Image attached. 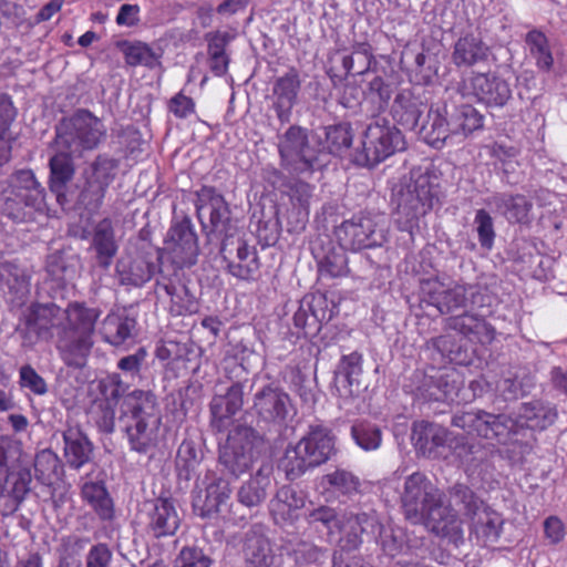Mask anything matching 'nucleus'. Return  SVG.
<instances>
[{
	"mask_svg": "<svg viewBox=\"0 0 567 567\" xmlns=\"http://www.w3.org/2000/svg\"><path fill=\"white\" fill-rule=\"evenodd\" d=\"M461 96L454 92L435 110H430L426 123L419 132L423 140L435 148L446 144H460L473 132L482 130L484 116L471 104L460 103Z\"/></svg>",
	"mask_w": 567,
	"mask_h": 567,
	"instance_id": "1",
	"label": "nucleus"
},
{
	"mask_svg": "<svg viewBox=\"0 0 567 567\" xmlns=\"http://www.w3.org/2000/svg\"><path fill=\"white\" fill-rule=\"evenodd\" d=\"M120 422L131 449L146 453L155 446L162 423L156 396L150 391L142 390L125 395L121 405Z\"/></svg>",
	"mask_w": 567,
	"mask_h": 567,
	"instance_id": "2",
	"label": "nucleus"
},
{
	"mask_svg": "<svg viewBox=\"0 0 567 567\" xmlns=\"http://www.w3.org/2000/svg\"><path fill=\"white\" fill-rule=\"evenodd\" d=\"M106 137L104 121L87 109H78L56 124L54 146L82 156L84 152L99 148Z\"/></svg>",
	"mask_w": 567,
	"mask_h": 567,
	"instance_id": "3",
	"label": "nucleus"
},
{
	"mask_svg": "<svg viewBox=\"0 0 567 567\" xmlns=\"http://www.w3.org/2000/svg\"><path fill=\"white\" fill-rule=\"evenodd\" d=\"M433 199V185L429 175L417 172L401 178L392 192V202L400 215V229L412 228L432 208Z\"/></svg>",
	"mask_w": 567,
	"mask_h": 567,
	"instance_id": "4",
	"label": "nucleus"
},
{
	"mask_svg": "<svg viewBox=\"0 0 567 567\" xmlns=\"http://www.w3.org/2000/svg\"><path fill=\"white\" fill-rule=\"evenodd\" d=\"M1 212L16 221L33 218L34 212L44 208V189L30 169L17 172L1 197Z\"/></svg>",
	"mask_w": 567,
	"mask_h": 567,
	"instance_id": "5",
	"label": "nucleus"
},
{
	"mask_svg": "<svg viewBox=\"0 0 567 567\" xmlns=\"http://www.w3.org/2000/svg\"><path fill=\"white\" fill-rule=\"evenodd\" d=\"M420 289L422 300L435 307L442 315L457 309H475L484 305V295L477 285L454 284L450 287L437 277H431L421 280Z\"/></svg>",
	"mask_w": 567,
	"mask_h": 567,
	"instance_id": "6",
	"label": "nucleus"
},
{
	"mask_svg": "<svg viewBox=\"0 0 567 567\" xmlns=\"http://www.w3.org/2000/svg\"><path fill=\"white\" fill-rule=\"evenodd\" d=\"M277 147L281 166L297 174L312 172L321 153L319 142L299 125H291L278 135Z\"/></svg>",
	"mask_w": 567,
	"mask_h": 567,
	"instance_id": "7",
	"label": "nucleus"
},
{
	"mask_svg": "<svg viewBox=\"0 0 567 567\" xmlns=\"http://www.w3.org/2000/svg\"><path fill=\"white\" fill-rule=\"evenodd\" d=\"M262 445L264 439L255 429L237 425L219 450V463L230 475L239 477L250 470Z\"/></svg>",
	"mask_w": 567,
	"mask_h": 567,
	"instance_id": "8",
	"label": "nucleus"
},
{
	"mask_svg": "<svg viewBox=\"0 0 567 567\" xmlns=\"http://www.w3.org/2000/svg\"><path fill=\"white\" fill-rule=\"evenodd\" d=\"M406 143L399 128L386 118L378 117L367 127L362 151L355 155V163L374 166L396 152L405 150Z\"/></svg>",
	"mask_w": 567,
	"mask_h": 567,
	"instance_id": "9",
	"label": "nucleus"
},
{
	"mask_svg": "<svg viewBox=\"0 0 567 567\" xmlns=\"http://www.w3.org/2000/svg\"><path fill=\"white\" fill-rule=\"evenodd\" d=\"M336 237L340 246L348 250L381 247L388 240L385 215L354 216L336 228Z\"/></svg>",
	"mask_w": 567,
	"mask_h": 567,
	"instance_id": "10",
	"label": "nucleus"
},
{
	"mask_svg": "<svg viewBox=\"0 0 567 567\" xmlns=\"http://www.w3.org/2000/svg\"><path fill=\"white\" fill-rule=\"evenodd\" d=\"M118 162L106 154L97 155L83 171L82 185L76 203L90 213H95L103 204L106 190L116 176Z\"/></svg>",
	"mask_w": 567,
	"mask_h": 567,
	"instance_id": "11",
	"label": "nucleus"
},
{
	"mask_svg": "<svg viewBox=\"0 0 567 567\" xmlns=\"http://www.w3.org/2000/svg\"><path fill=\"white\" fill-rule=\"evenodd\" d=\"M412 441L415 449L429 458L440 456V449L447 446L460 457L464 458L472 453V447L465 439L452 436L445 427L426 421L416 422L412 430Z\"/></svg>",
	"mask_w": 567,
	"mask_h": 567,
	"instance_id": "12",
	"label": "nucleus"
},
{
	"mask_svg": "<svg viewBox=\"0 0 567 567\" xmlns=\"http://www.w3.org/2000/svg\"><path fill=\"white\" fill-rule=\"evenodd\" d=\"M155 295L162 302L168 305V311L173 316H185L197 312L196 297L183 279L181 270L161 268L155 285Z\"/></svg>",
	"mask_w": 567,
	"mask_h": 567,
	"instance_id": "13",
	"label": "nucleus"
},
{
	"mask_svg": "<svg viewBox=\"0 0 567 567\" xmlns=\"http://www.w3.org/2000/svg\"><path fill=\"white\" fill-rule=\"evenodd\" d=\"M440 495H442L441 491L425 474L412 473L405 478L400 495L404 517L412 524H421L424 512L434 502L440 501Z\"/></svg>",
	"mask_w": 567,
	"mask_h": 567,
	"instance_id": "14",
	"label": "nucleus"
},
{
	"mask_svg": "<svg viewBox=\"0 0 567 567\" xmlns=\"http://www.w3.org/2000/svg\"><path fill=\"white\" fill-rule=\"evenodd\" d=\"M161 255L151 251H125L115 264V278L121 286L143 287L158 272Z\"/></svg>",
	"mask_w": 567,
	"mask_h": 567,
	"instance_id": "15",
	"label": "nucleus"
},
{
	"mask_svg": "<svg viewBox=\"0 0 567 567\" xmlns=\"http://www.w3.org/2000/svg\"><path fill=\"white\" fill-rule=\"evenodd\" d=\"M205 489L198 491L193 497L194 513L202 518H213L229 512L228 503L231 495L229 482L215 472H207L204 478Z\"/></svg>",
	"mask_w": 567,
	"mask_h": 567,
	"instance_id": "16",
	"label": "nucleus"
},
{
	"mask_svg": "<svg viewBox=\"0 0 567 567\" xmlns=\"http://www.w3.org/2000/svg\"><path fill=\"white\" fill-rule=\"evenodd\" d=\"M173 268L182 270L195 265L199 252L197 236L189 219L174 223L167 231L165 247Z\"/></svg>",
	"mask_w": 567,
	"mask_h": 567,
	"instance_id": "17",
	"label": "nucleus"
},
{
	"mask_svg": "<svg viewBox=\"0 0 567 567\" xmlns=\"http://www.w3.org/2000/svg\"><path fill=\"white\" fill-rule=\"evenodd\" d=\"M254 413L265 423L281 424L293 412L289 394L278 385L267 384L252 399Z\"/></svg>",
	"mask_w": 567,
	"mask_h": 567,
	"instance_id": "18",
	"label": "nucleus"
},
{
	"mask_svg": "<svg viewBox=\"0 0 567 567\" xmlns=\"http://www.w3.org/2000/svg\"><path fill=\"white\" fill-rule=\"evenodd\" d=\"M74 156L78 155L66 148L55 147V153L49 161V189L62 208L72 203L70 184L75 175Z\"/></svg>",
	"mask_w": 567,
	"mask_h": 567,
	"instance_id": "19",
	"label": "nucleus"
},
{
	"mask_svg": "<svg viewBox=\"0 0 567 567\" xmlns=\"http://www.w3.org/2000/svg\"><path fill=\"white\" fill-rule=\"evenodd\" d=\"M197 216L205 229L227 235L230 210L224 197L215 188L204 186L197 192Z\"/></svg>",
	"mask_w": 567,
	"mask_h": 567,
	"instance_id": "20",
	"label": "nucleus"
},
{
	"mask_svg": "<svg viewBox=\"0 0 567 567\" xmlns=\"http://www.w3.org/2000/svg\"><path fill=\"white\" fill-rule=\"evenodd\" d=\"M509 419L505 415L492 414L483 410L463 412L455 414L452 424L466 431L468 434L487 440H498L505 437L509 431Z\"/></svg>",
	"mask_w": 567,
	"mask_h": 567,
	"instance_id": "21",
	"label": "nucleus"
},
{
	"mask_svg": "<svg viewBox=\"0 0 567 567\" xmlns=\"http://www.w3.org/2000/svg\"><path fill=\"white\" fill-rule=\"evenodd\" d=\"M300 87L301 80L296 68H290L274 81L271 89L272 109L281 123L290 121L291 111L297 104Z\"/></svg>",
	"mask_w": 567,
	"mask_h": 567,
	"instance_id": "22",
	"label": "nucleus"
},
{
	"mask_svg": "<svg viewBox=\"0 0 567 567\" xmlns=\"http://www.w3.org/2000/svg\"><path fill=\"white\" fill-rule=\"evenodd\" d=\"M144 511L147 516V530L155 538L171 536L179 527V516L168 498H156L144 503Z\"/></svg>",
	"mask_w": 567,
	"mask_h": 567,
	"instance_id": "23",
	"label": "nucleus"
},
{
	"mask_svg": "<svg viewBox=\"0 0 567 567\" xmlns=\"http://www.w3.org/2000/svg\"><path fill=\"white\" fill-rule=\"evenodd\" d=\"M30 276L14 261H0V290L12 307L24 305L30 292Z\"/></svg>",
	"mask_w": 567,
	"mask_h": 567,
	"instance_id": "24",
	"label": "nucleus"
},
{
	"mask_svg": "<svg viewBox=\"0 0 567 567\" xmlns=\"http://www.w3.org/2000/svg\"><path fill=\"white\" fill-rule=\"evenodd\" d=\"M243 554L246 567H281L280 556L259 527H251L245 534Z\"/></svg>",
	"mask_w": 567,
	"mask_h": 567,
	"instance_id": "25",
	"label": "nucleus"
},
{
	"mask_svg": "<svg viewBox=\"0 0 567 567\" xmlns=\"http://www.w3.org/2000/svg\"><path fill=\"white\" fill-rule=\"evenodd\" d=\"M471 87L477 100L489 107H502L512 97L509 83L493 73H477L473 75Z\"/></svg>",
	"mask_w": 567,
	"mask_h": 567,
	"instance_id": "26",
	"label": "nucleus"
},
{
	"mask_svg": "<svg viewBox=\"0 0 567 567\" xmlns=\"http://www.w3.org/2000/svg\"><path fill=\"white\" fill-rule=\"evenodd\" d=\"M244 383L233 382L225 392L216 393L209 404L212 425L221 431L226 421L239 412L244 405Z\"/></svg>",
	"mask_w": 567,
	"mask_h": 567,
	"instance_id": "27",
	"label": "nucleus"
},
{
	"mask_svg": "<svg viewBox=\"0 0 567 567\" xmlns=\"http://www.w3.org/2000/svg\"><path fill=\"white\" fill-rule=\"evenodd\" d=\"M485 204L509 223L528 224L530 220L533 203L523 194L494 193Z\"/></svg>",
	"mask_w": 567,
	"mask_h": 567,
	"instance_id": "28",
	"label": "nucleus"
},
{
	"mask_svg": "<svg viewBox=\"0 0 567 567\" xmlns=\"http://www.w3.org/2000/svg\"><path fill=\"white\" fill-rule=\"evenodd\" d=\"M101 315L97 308L81 302H71L63 312V326L60 333L93 338L95 323Z\"/></svg>",
	"mask_w": 567,
	"mask_h": 567,
	"instance_id": "29",
	"label": "nucleus"
},
{
	"mask_svg": "<svg viewBox=\"0 0 567 567\" xmlns=\"http://www.w3.org/2000/svg\"><path fill=\"white\" fill-rule=\"evenodd\" d=\"M298 444L316 467L326 463L334 453V436L330 429L321 424L310 425Z\"/></svg>",
	"mask_w": 567,
	"mask_h": 567,
	"instance_id": "30",
	"label": "nucleus"
},
{
	"mask_svg": "<svg viewBox=\"0 0 567 567\" xmlns=\"http://www.w3.org/2000/svg\"><path fill=\"white\" fill-rule=\"evenodd\" d=\"M91 249L95 254L96 265L104 270L109 269L118 251L113 221L110 218H103L94 226Z\"/></svg>",
	"mask_w": 567,
	"mask_h": 567,
	"instance_id": "31",
	"label": "nucleus"
},
{
	"mask_svg": "<svg viewBox=\"0 0 567 567\" xmlns=\"http://www.w3.org/2000/svg\"><path fill=\"white\" fill-rule=\"evenodd\" d=\"M63 312L53 302L33 303L27 315V324L34 330L39 337L48 338L53 336V330L59 333L63 326Z\"/></svg>",
	"mask_w": 567,
	"mask_h": 567,
	"instance_id": "32",
	"label": "nucleus"
},
{
	"mask_svg": "<svg viewBox=\"0 0 567 567\" xmlns=\"http://www.w3.org/2000/svg\"><path fill=\"white\" fill-rule=\"evenodd\" d=\"M63 456L72 470H81L93 460V444L79 427L69 426L63 431Z\"/></svg>",
	"mask_w": 567,
	"mask_h": 567,
	"instance_id": "33",
	"label": "nucleus"
},
{
	"mask_svg": "<svg viewBox=\"0 0 567 567\" xmlns=\"http://www.w3.org/2000/svg\"><path fill=\"white\" fill-rule=\"evenodd\" d=\"M362 374V354L354 351L341 357L334 375V388L339 396L352 398L359 390Z\"/></svg>",
	"mask_w": 567,
	"mask_h": 567,
	"instance_id": "34",
	"label": "nucleus"
},
{
	"mask_svg": "<svg viewBox=\"0 0 567 567\" xmlns=\"http://www.w3.org/2000/svg\"><path fill=\"white\" fill-rule=\"evenodd\" d=\"M450 329L466 337L472 342L482 344L491 343L495 337L494 328L482 316L465 311L460 316L450 317L446 320Z\"/></svg>",
	"mask_w": 567,
	"mask_h": 567,
	"instance_id": "35",
	"label": "nucleus"
},
{
	"mask_svg": "<svg viewBox=\"0 0 567 567\" xmlns=\"http://www.w3.org/2000/svg\"><path fill=\"white\" fill-rule=\"evenodd\" d=\"M93 338L58 333L56 349L61 360L70 368L82 369L93 348Z\"/></svg>",
	"mask_w": 567,
	"mask_h": 567,
	"instance_id": "36",
	"label": "nucleus"
},
{
	"mask_svg": "<svg viewBox=\"0 0 567 567\" xmlns=\"http://www.w3.org/2000/svg\"><path fill=\"white\" fill-rule=\"evenodd\" d=\"M421 524H424L429 530L441 537L461 533L456 512L451 506L443 505L442 495H440L439 502H434L424 512Z\"/></svg>",
	"mask_w": 567,
	"mask_h": 567,
	"instance_id": "37",
	"label": "nucleus"
},
{
	"mask_svg": "<svg viewBox=\"0 0 567 567\" xmlns=\"http://www.w3.org/2000/svg\"><path fill=\"white\" fill-rule=\"evenodd\" d=\"M424 109L425 105L420 97L410 90H403L395 96L391 111L393 118L400 125L408 130H415Z\"/></svg>",
	"mask_w": 567,
	"mask_h": 567,
	"instance_id": "38",
	"label": "nucleus"
},
{
	"mask_svg": "<svg viewBox=\"0 0 567 567\" xmlns=\"http://www.w3.org/2000/svg\"><path fill=\"white\" fill-rule=\"evenodd\" d=\"M270 486V467L261 466L254 476L243 483L237 491V501L247 508L260 506Z\"/></svg>",
	"mask_w": 567,
	"mask_h": 567,
	"instance_id": "39",
	"label": "nucleus"
},
{
	"mask_svg": "<svg viewBox=\"0 0 567 567\" xmlns=\"http://www.w3.org/2000/svg\"><path fill=\"white\" fill-rule=\"evenodd\" d=\"M489 48L480 37L465 34L454 44L452 53L453 63L461 66H472L487 59Z\"/></svg>",
	"mask_w": 567,
	"mask_h": 567,
	"instance_id": "40",
	"label": "nucleus"
},
{
	"mask_svg": "<svg viewBox=\"0 0 567 567\" xmlns=\"http://www.w3.org/2000/svg\"><path fill=\"white\" fill-rule=\"evenodd\" d=\"M136 320L126 315L109 313L101 326V334L105 342L121 346L134 337Z\"/></svg>",
	"mask_w": 567,
	"mask_h": 567,
	"instance_id": "41",
	"label": "nucleus"
},
{
	"mask_svg": "<svg viewBox=\"0 0 567 567\" xmlns=\"http://www.w3.org/2000/svg\"><path fill=\"white\" fill-rule=\"evenodd\" d=\"M81 496L102 520L113 518V501L103 482H84L81 486Z\"/></svg>",
	"mask_w": 567,
	"mask_h": 567,
	"instance_id": "42",
	"label": "nucleus"
},
{
	"mask_svg": "<svg viewBox=\"0 0 567 567\" xmlns=\"http://www.w3.org/2000/svg\"><path fill=\"white\" fill-rule=\"evenodd\" d=\"M458 374L450 370L430 378L426 383L425 396L433 401L454 402L458 398Z\"/></svg>",
	"mask_w": 567,
	"mask_h": 567,
	"instance_id": "43",
	"label": "nucleus"
},
{
	"mask_svg": "<svg viewBox=\"0 0 567 567\" xmlns=\"http://www.w3.org/2000/svg\"><path fill=\"white\" fill-rule=\"evenodd\" d=\"M118 49L124 55L125 62L130 66H145L154 69L161 64V54L155 52L147 43L142 41H121Z\"/></svg>",
	"mask_w": 567,
	"mask_h": 567,
	"instance_id": "44",
	"label": "nucleus"
},
{
	"mask_svg": "<svg viewBox=\"0 0 567 567\" xmlns=\"http://www.w3.org/2000/svg\"><path fill=\"white\" fill-rule=\"evenodd\" d=\"M472 532L484 544L496 542L502 532L503 518L501 514L485 506L480 513L473 516Z\"/></svg>",
	"mask_w": 567,
	"mask_h": 567,
	"instance_id": "45",
	"label": "nucleus"
},
{
	"mask_svg": "<svg viewBox=\"0 0 567 567\" xmlns=\"http://www.w3.org/2000/svg\"><path fill=\"white\" fill-rule=\"evenodd\" d=\"M535 375L526 369H517L508 372V374L499 382V390L506 400H516L525 396L535 388Z\"/></svg>",
	"mask_w": 567,
	"mask_h": 567,
	"instance_id": "46",
	"label": "nucleus"
},
{
	"mask_svg": "<svg viewBox=\"0 0 567 567\" xmlns=\"http://www.w3.org/2000/svg\"><path fill=\"white\" fill-rule=\"evenodd\" d=\"M63 466L56 453L50 449L41 450L34 458V475L38 482L51 486L60 481Z\"/></svg>",
	"mask_w": 567,
	"mask_h": 567,
	"instance_id": "47",
	"label": "nucleus"
},
{
	"mask_svg": "<svg viewBox=\"0 0 567 567\" xmlns=\"http://www.w3.org/2000/svg\"><path fill=\"white\" fill-rule=\"evenodd\" d=\"M375 540L383 554L391 558L408 554L410 549L405 529L393 524L383 525Z\"/></svg>",
	"mask_w": 567,
	"mask_h": 567,
	"instance_id": "48",
	"label": "nucleus"
},
{
	"mask_svg": "<svg viewBox=\"0 0 567 567\" xmlns=\"http://www.w3.org/2000/svg\"><path fill=\"white\" fill-rule=\"evenodd\" d=\"M305 506V497L289 486L281 487L270 503L274 516L282 520L291 519L295 513Z\"/></svg>",
	"mask_w": 567,
	"mask_h": 567,
	"instance_id": "49",
	"label": "nucleus"
},
{
	"mask_svg": "<svg viewBox=\"0 0 567 567\" xmlns=\"http://www.w3.org/2000/svg\"><path fill=\"white\" fill-rule=\"evenodd\" d=\"M316 467L308 456L301 450V446H288L282 458L279 462V468L285 472L286 477L290 481L299 478L308 470Z\"/></svg>",
	"mask_w": 567,
	"mask_h": 567,
	"instance_id": "50",
	"label": "nucleus"
},
{
	"mask_svg": "<svg viewBox=\"0 0 567 567\" xmlns=\"http://www.w3.org/2000/svg\"><path fill=\"white\" fill-rule=\"evenodd\" d=\"M322 484L331 492L344 496H352L360 491V478L352 472L337 468L322 477Z\"/></svg>",
	"mask_w": 567,
	"mask_h": 567,
	"instance_id": "51",
	"label": "nucleus"
},
{
	"mask_svg": "<svg viewBox=\"0 0 567 567\" xmlns=\"http://www.w3.org/2000/svg\"><path fill=\"white\" fill-rule=\"evenodd\" d=\"M529 55L536 61V65L544 71H549L554 59L546 35L537 30L529 31L525 38Z\"/></svg>",
	"mask_w": 567,
	"mask_h": 567,
	"instance_id": "52",
	"label": "nucleus"
},
{
	"mask_svg": "<svg viewBox=\"0 0 567 567\" xmlns=\"http://www.w3.org/2000/svg\"><path fill=\"white\" fill-rule=\"evenodd\" d=\"M238 261L229 262V272L244 280H249L255 277L259 269L258 256L255 250H251L246 243H239L237 247Z\"/></svg>",
	"mask_w": 567,
	"mask_h": 567,
	"instance_id": "53",
	"label": "nucleus"
},
{
	"mask_svg": "<svg viewBox=\"0 0 567 567\" xmlns=\"http://www.w3.org/2000/svg\"><path fill=\"white\" fill-rule=\"evenodd\" d=\"M351 436L364 451H375L382 443L381 429L371 422L360 421L351 426Z\"/></svg>",
	"mask_w": 567,
	"mask_h": 567,
	"instance_id": "54",
	"label": "nucleus"
},
{
	"mask_svg": "<svg viewBox=\"0 0 567 567\" xmlns=\"http://www.w3.org/2000/svg\"><path fill=\"white\" fill-rule=\"evenodd\" d=\"M227 34H215L208 41L209 68L216 76H223L228 71L229 56L226 53Z\"/></svg>",
	"mask_w": 567,
	"mask_h": 567,
	"instance_id": "55",
	"label": "nucleus"
},
{
	"mask_svg": "<svg viewBox=\"0 0 567 567\" xmlns=\"http://www.w3.org/2000/svg\"><path fill=\"white\" fill-rule=\"evenodd\" d=\"M354 520V513H349L341 518V524H339V529H337L336 534H341L339 546L342 550H355L363 542L360 536V527L355 525Z\"/></svg>",
	"mask_w": 567,
	"mask_h": 567,
	"instance_id": "56",
	"label": "nucleus"
},
{
	"mask_svg": "<svg viewBox=\"0 0 567 567\" xmlns=\"http://www.w3.org/2000/svg\"><path fill=\"white\" fill-rule=\"evenodd\" d=\"M373 61V54L368 44H359L353 50L352 54L344 55L342 59V66L347 74L355 73L363 74L369 71Z\"/></svg>",
	"mask_w": 567,
	"mask_h": 567,
	"instance_id": "57",
	"label": "nucleus"
},
{
	"mask_svg": "<svg viewBox=\"0 0 567 567\" xmlns=\"http://www.w3.org/2000/svg\"><path fill=\"white\" fill-rule=\"evenodd\" d=\"M306 520L309 525L316 526L321 524L330 535L337 533L341 518L338 516L333 507L320 505L307 512Z\"/></svg>",
	"mask_w": 567,
	"mask_h": 567,
	"instance_id": "58",
	"label": "nucleus"
},
{
	"mask_svg": "<svg viewBox=\"0 0 567 567\" xmlns=\"http://www.w3.org/2000/svg\"><path fill=\"white\" fill-rule=\"evenodd\" d=\"M450 494L456 504L463 505L465 515L471 519L486 506L466 485L455 484L451 488Z\"/></svg>",
	"mask_w": 567,
	"mask_h": 567,
	"instance_id": "59",
	"label": "nucleus"
},
{
	"mask_svg": "<svg viewBox=\"0 0 567 567\" xmlns=\"http://www.w3.org/2000/svg\"><path fill=\"white\" fill-rule=\"evenodd\" d=\"M450 494L456 504L463 505L465 515L471 519L486 506L466 485L455 484L451 488Z\"/></svg>",
	"mask_w": 567,
	"mask_h": 567,
	"instance_id": "60",
	"label": "nucleus"
},
{
	"mask_svg": "<svg viewBox=\"0 0 567 567\" xmlns=\"http://www.w3.org/2000/svg\"><path fill=\"white\" fill-rule=\"evenodd\" d=\"M202 457V451L196 442L185 439L177 450L176 465L181 471H185L188 477L189 473L200 463Z\"/></svg>",
	"mask_w": 567,
	"mask_h": 567,
	"instance_id": "61",
	"label": "nucleus"
},
{
	"mask_svg": "<svg viewBox=\"0 0 567 567\" xmlns=\"http://www.w3.org/2000/svg\"><path fill=\"white\" fill-rule=\"evenodd\" d=\"M309 306L310 312L312 313L311 320L313 323L321 324L329 322L333 316L336 306L330 301L326 295L318 293L305 297Z\"/></svg>",
	"mask_w": 567,
	"mask_h": 567,
	"instance_id": "62",
	"label": "nucleus"
},
{
	"mask_svg": "<svg viewBox=\"0 0 567 567\" xmlns=\"http://www.w3.org/2000/svg\"><path fill=\"white\" fill-rule=\"evenodd\" d=\"M12 486L9 491V496L13 501V505L11 506V513H14L19 509L25 497L31 491V482L32 476L31 472L28 468H22L18 471L16 474H12Z\"/></svg>",
	"mask_w": 567,
	"mask_h": 567,
	"instance_id": "63",
	"label": "nucleus"
},
{
	"mask_svg": "<svg viewBox=\"0 0 567 567\" xmlns=\"http://www.w3.org/2000/svg\"><path fill=\"white\" fill-rule=\"evenodd\" d=\"M327 148L331 154L341 155L352 144V134L343 125L329 126L326 131Z\"/></svg>",
	"mask_w": 567,
	"mask_h": 567,
	"instance_id": "64",
	"label": "nucleus"
}]
</instances>
